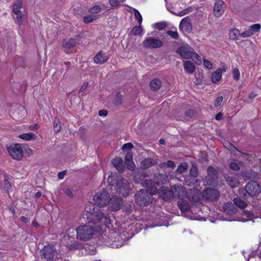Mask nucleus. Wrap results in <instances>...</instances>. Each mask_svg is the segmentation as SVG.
<instances>
[{"instance_id":"nucleus-1","label":"nucleus","mask_w":261,"mask_h":261,"mask_svg":"<svg viewBox=\"0 0 261 261\" xmlns=\"http://www.w3.org/2000/svg\"><path fill=\"white\" fill-rule=\"evenodd\" d=\"M85 217L89 223L98 224L103 223L107 224L111 223L109 216L95 207L92 212H87Z\"/></svg>"},{"instance_id":"nucleus-2","label":"nucleus","mask_w":261,"mask_h":261,"mask_svg":"<svg viewBox=\"0 0 261 261\" xmlns=\"http://www.w3.org/2000/svg\"><path fill=\"white\" fill-rule=\"evenodd\" d=\"M153 194L146 189L140 190L135 194L136 202L141 206H147L152 201Z\"/></svg>"},{"instance_id":"nucleus-3","label":"nucleus","mask_w":261,"mask_h":261,"mask_svg":"<svg viewBox=\"0 0 261 261\" xmlns=\"http://www.w3.org/2000/svg\"><path fill=\"white\" fill-rule=\"evenodd\" d=\"M76 231L77 238L86 241L92 238L94 234L95 229L93 226L83 225L76 228Z\"/></svg>"},{"instance_id":"nucleus-4","label":"nucleus","mask_w":261,"mask_h":261,"mask_svg":"<svg viewBox=\"0 0 261 261\" xmlns=\"http://www.w3.org/2000/svg\"><path fill=\"white\" fill-rule=\"evenodd\" d=\"M7 150L14 160H20L23 158V151L20 144L10 143L7 145Z\"/></svg>"},{"instance_id":"nucleus-5","label":"nucleus","mask_w":261,"mask_h":261,"mask_svg":"<svg viewBox=\"0 0 261 261\" xmlns=\"http://www.w3.org/2000/svg\"><path fill=\"white\" fill-rule=\"evenodd\" d=\"M110 195L108 192L103 191L96 193L93 197L94 205L101 207L107 205L109 202Z\"/></svg>"},{"instance_id":"nucleus-6","label":"nucleus","mask_w":261,"mask_h":261,"mask_svg":"<svg viewBox=\"0 0 261 261\" xmlns=\"http://www.w3.org/2000/svg\"><path fill=\"white\" fill-rule=\"evenodd\" d=\"M115 188L119 194L124 197L128 195L130 189L128 181L122 177H118L117 179Z\"/></svg>"},{"instance_id":"nucleus-7","label":"nucleus","mask_w":261,"mask_h":261,"mask_svg":"<svg viewBox=\"0 0 261 261\" xmlns=\"http://www.w3.org/2000/svg\"><path fill=\"white\" fill-rule=\"evenodd\" d=\"M142 44L144 47L150 49L160 48L163 45L161 40L151 37L146 38Z\"/></svg>"},{"instance_id":"nucleus-8","label":"nucleus","mask_w":261,"mask_h":261,"mask_svg":"<svg viewBox=\"0 0 261 261\" xmlns=\"http://www.w3.org/2000/svg\"><path fill=\"white\" fill-rule=\"evenodd\" d=\"M176 53L184 59H188L192 58L194 54L193 49L188 44H184L177 48Z\"/></svg>"},{"instance_id":"nucleus-9","label":"nucleus","mask_w":261,"mask_h":261,"mask_svg":"<svg viewBox=\"0 0 261 261\" xmlns=\"http://www.w3.org/2000/svg\"><path fill=\"white\" fill-rule=\"evenodd\" d=\"M246 192L251 196H257L261 192V187L256 181L248 182L245 187Z\"/></svg>"},{"instance_id":"nucleus-10","label":"nucleus","mask_w":261,"mask_h":261,"mask_svg":"<svg viewBox=\"0 0 261 261\" xmlns=\"http://www.w3.org/2000/svg\"><path fill=\"white\" fill-rule=\"evenodd\" d=\"M203 197L210 201H216L219 197V193L216 189L206 188L203 190Z\"/></svg>"},{"instance_id":"nucleus-11","label":"nucleus","mask_w":261,"mask_h":261,"mask_svg":"<svg viewBox=\"0 0 261 261\" xmlns=\"http://www.w3.org/2000/svg\"><path fill=\"white\" fill-rule=\"evenodd\" d=\"M42 252L43 257L48 259H53L57 255V250L53 245H48L44 246Z\"/></svg>"},{"instance_id":"nucleus-12","label":"nucleus","mask_w":261,"mask_h":261,"mask_svg":"<svg viewBox=\"0 0 261 261\" xmlns=\"http://www.w3.org/2000/svg\"><path fill=\"white\" fill-rule=\"evenodd\" d=\"M123 202L122 199L117 196H114L111 198L109 199V208L111 211H116L119 210Z\"/></svg>"},{"instance_id":"nucleus-13","label":"nucleus","mask_w":261,"mask_h":261,"mask_svg":"<svg viewBox=\"0 0 261 261\" xmlns=\"http://www.w3.org/2000/svg\"><path fill=\"white\" fill-rule=\"evenodd\" d=\"M207 176L206 177L208 182L212 184L216 182L218 177V173L213 166H209L207 170Z\"/></svg>"},{"instance_id":"nucleus-14","label":"nucleus","mask_w":261,"mask_h":261,"mask_svg":"<svg viewBox=\"0 0 261 261\" xmlns=\"http://www.w3.org/2000/svg\"><path fill=\"white\" fill-rule=\"evenodd\" d=\"M153 179L157 187L167 183L168 181V176L165 173H156L154 174Z\"/></svg>"},{"instance_id":"nucleus-15","label":"nucleus","mask_w":261,"mask_h":261,"mask_svg":"<svg viewBox=\"0 0 261 261\" xmlns=\"http://www.w3.org/2000/svg\"><path fill=\"white\" fill-rule=\"evenodd\" d=\"M160 195L165 200H171L173 198L172 188L170 189L168 187H162L160 188Z\"/></svg>"},{"instance_id":"nucleus-16","label":"nucleus","mask_w":261,"mask_h":261,"mask_svg":"<svg viewBox=\"0 0 261 261\" xmlns=\"http://www.w3.org/2000/svg\"><path fill=\"white\" fill-rule=\"evenodd\" d=\"M179 28L182 31H186L188 33L191 32L192 30V26L190 18L186 17L183 18L180 21Z\"/></svg>"},{"instance_id":"nucleus-17","label":"nucleus","mask_w":261,"mask_h":261,"mask_svg":"<svg viewBox=\"0 0 261 261\" xmlns=\"http://www.w3.org/2000/svg\"><path fill=\"white\" fill-rule=\"evenodd\" d=\"M224 213L229 216L236 214L238 211L237 207L231 202H227L223 206Z\"/></svg>"},{"instance_id":"nucleus-18","label":"nucleus","mask_w":261,"mask_h":261,"mask_svg":"<svg viewBox=\"0 0 261 261\" xmlns=\"http://www.w3.org/2000/svg\"><path fill=\"white\" fill-rule=\"evenodd\" d=\"M109 58V57L107 55V53L100 51L94 57V61L96 64H102L107 62Z\"/></svg>"},{"instance_id":"nucleus-19","label":"nucleus","mask_w":261,"mask_h":261,"mask_svg":"<svg viewBox=\"0 0 261 261\" xmlns=\"http://www.w3.org/2000/svg\"><path fill=\"white\" fill-rule=\"evenodd\" d=\"M172 191L173 193V198L177 197L180 199H182L185 194V188L181 185L172 186Z\"/></svg>"},{"instance_id":"nucleus-20","label":"nucleus","mask_w":261,"mask_h":261,"mask_svg":"<svg viewBox=\"0 0 261 261\" xmlns=\"http://www.w3.org/2000/svg\"><path fill=\"white\" fill-rule=\"evenodd\" d=\"M224 3L222 1L217 2L214 7V14L216 17H219L223 13L224 9L223 5Z\"/></svg>"},{"instance_id":"nucleus-21","label":"nucleus","mask_w":261,"mask_h":261,"mask_svg":"<svg viewBox=\"0 0 261 261\" xmlns=\"http://www.w3.org/2000/svg\"><path fill=\"white\" fill-rule=\"evenodd\" d=\"M143 187H146L151 190V193L155 194L157 191V187L154 182V180L146 178L142 185Z\"/></svg>"},{"instance_id":"nucleus-22","label":"nucleus","mask_w":261,"mask_h":261,"mask_svg":"<svg viewBox=\"0 0 261 261\" xmlns=\"http://www.w3.org/2000/svg\"><path fill=\"white\" fill-rule=\"evenodd\" d=\"M113 165L116 169L120 172H123L125 169V166L122 159L120 158H116L112 161Z\"/></svg>"},{"instance_id":"nucleus-23","label":"nucleus","mask_w":261,"mask_h":261,"mask_svg":"<svg viewBox=\"0 0 261 261\" xmlns=\"http://www.w3.org/2000/svg\"><path fill=\"white\" fill-rule=\"evenodd\" d=\"M184 68L187 73L192 74L194 72L196 67L193 63L188 60L184 62Z\"/></svg>"},{"instance_id":"nucleus-24","label":"nucleus","mask_w":261,"mask_h":261,"mask_svg":"<svg viewBox=\"0 0 261 261\" xmlns=\"http://www.w3.org/2000/svg\"><path fill=\"white\" fill-rule=\"evenodd\" d=\"M225 72L226 69L219 68L216 71H214L212 74V81L213 83H217L221 79L222 72Z\"/></svg>"},{"instance_id":"nucleus-25","label":"nucleus","mask_w":261,"mask_h":261,"mask_svg":"<svg viewBox=\"0 0 261 261\" xmlns=\"http://www.w3.org/2000/svg\"><path fill=\"white\" fill-rule=\"evenodd\" d=\"M156 164L157 162L156 160L150 158H147L143 160V161L141 162V166L144 169H148L149 167L156 165Z\"/></svg>"},{"instance_id":"nucleus-26","label":"nucleus","mask_w":261,"mask_h":261,"mask_svg":"<svg viewBox=\"0 0 261 261\" xmlns=\"http://www.w3.org/2000/svg\"><path fill=\"white\" fill-rule=\"evenodd\" d=\"M177 205L178 208L180 209L181 212H186L190 210V206L188 202L186 200H184L182 199H180L177 202Z\"/></svg>"},{"instance_id":"nucleus-27","label":"nucleus","mask_w":261,"mask_h":261,"mask_svg":"<svg viewBox=\"0 0 261 261\" xmlns=\"http://www.w3.org/2000/svg\"><path fill=\"white\" fill-rule=\"evenodd\" d=\"M0 187L1 190L7 193L12 189L11 185L9 181L7 176H5L4 180L0 184Z\"/></svg>"},{"instance_id":"nucleus-28","label":"nucleus","mask_w":261,"mask_h":261,"mask_svg":"<svg viewBox=\"0 0 261 261\" xmlns=\"http://www.w3.org/2000/svg\"><path fill=\"white\" fill-rule=\"evenodd\" d=\"M147 177L148 175L146 173L141 172L138 173L135 175L134 177V181L136 183L142 185Z\"/></svg>"},{"instance_id":"nucleus-29","label":"nucleus","mask_w":261,"mask_h":261,"mask_svg":"<svg viewBox=\"0 0 261 261\" xmlns=\"http://www.w3.org/2000/svg\"><path fill=\"white\" fill-rule=\"evenodd\" d=\"M65 245L70 250H76L82 247V244L79 241L75 240L71 241L69 243L67 242Z\"/></svg>"},{"instance_id":"nucleus-30","label":"nucleus","mask_w":261,"mask_h":261,"mask_svg":"<svg viewBox=\"0 0 261 261\" xmlns=\"http://www.w3.org/2000/svg\"><path fill=\"white\" fill-rule=\"evenodd\" d=\"M149 86L152 91H155L160 89L162 86V83L160 79H154L151 81Z\"/></svg>"},{"instance_id":"nucleus-31","label":"nucleus","mask_w":261,"mask_h":261,"mask_svg":"<svg viewBox=\"0 0 261 261\" xmlns=\"http://www.w3.org/2000/svg\"><path fill=\"white\" fill-rule=\"evenodd\" d=\"M22 6V0H16L13 5L12 12L15 14H19L20 13L22 12V11H20Z\"/></svg>"},{"instance_id":"nucleus-32","label":"nucleus","mask_w":261,"mask_h":261,"mask_svg":"<svg viewBox=\"0 0 261 261\" xmlns=\"http://www.w3.org/2000/svg\"><path fill=\"white\" fill-rule=\"evenodd\" d=\"M132 159H133V156H132V153L130 152H127L125 154V164L127 166L130 165V167H128V168L132 170H134V167H135L134 164L132 161Z\"/></svg>"},{"instance_id":"nucleus-33","label":"nucleus","mask_w":261,"mask_h":261,"mask_svg":"<svg viewBox=\"0 0 261 261\" xmlns=\"http://www.w3.org/2000/svg\"><path fill=\"white\" fill-rule=\"evenodd\" d=\"M227 184L231 188H236L239 186L240 182L236 177L228 176L226 178Z\"/></svg>"},{"instance_id":"nucleus-34","label":"nucleus","mask_w":261,"mask_h":261,"mask_svg":"<svg viewBox=\"0 0 261 261\" xmlns=\"http://www.w3.org/2000/svg\"><path fill=\"white\" fill-rule=\"evenodd\" d=\"M242 216H245L247 218H248V219H244V218H242V221L243 222H246L248 220H250L251 218H257V217L255 216L254 214L251 211H247V210H244L242 211Z\"/></svg>"},{"instance_id":"nucleus-35","label":"nucleus","mask_w":261,"mask_h":261,"mask_svg":"<svg viewBox=\"0 0 261 261\" xmlns=\"http://www.w3.org/2000/svg\"><path fill=\"white\" fill-rule=\"evenodd\" d=\"M75 40L71 38L68 40H65L63 42V46L66 48H70L73 47L75 44Z\"/></svg>"},{"instance_id":"nucleus-36","label":"nucleus","mask_w":261,"mask_h":261,"mask_svg":"<svg viewBox=\"0 0 261 261\" xmlns=\"http://www.w3.org/2000/svg\"><path fill=\"white\" fill-rule=\"evenodd\" d=\"M233 204L236 206H238L241 208H245L247 206V204L246 202L239 198H234L233 200Z\"/></svg>"},{"instance_id":"nucleus-37","label":"nucleus","mask_w":261,"mask_h":261,"mask_svg":"<svg viewBox=\"0 0 261 261\" xmlns=\"http://www.w3.org/2000/svg\"><path fill=\"white\" fill-rule=\"evenodd\" d=\"M19 137L23 140L30 141L31 140H35L36 135L33 133H24L20 135Z\"/></svg>"},{"instance_id":"nucleus-38","label":"nucleus","mask_w":261,"mask_h":261,"mask_svg":"<svg viewBox=\"0 0 261 261\" xmlns=\"http://www.w3.org/2000/svg\"><path fill=\"white\" fill-rule=\"evenodd\" d=\"M188 165L186 162L181 163L177 168L175 172L178 173H182L188 169Z\"/></svg>"},{"instance_id":"nucleus-39","label":"nucleus","mask_w":261,"mask_h":261,"mask_svg":"<svg viewBox=\"0 0 261 261\" xmlns=\"http://www.w3.org/2000/svg\"><path fill=\"white\" fill-rule=\"evenodd\" d=\"M16 15V17L13 16L14 19H15V22L19 25H21L22 24L23 20V12L20 13L19 14H15Z\"/></svg>"},{"instance_id":"nucleus-40","label":"nucleus","mask_w":261,"mask_h":261,"mask_svg":"<svg viewBox=\"0 0 261 261\" xmlns=\"http://www.w3.org/2000/svg\"><path fill=\"white\" fill-rule=\"evenodd\" d=\"M54 131L55 133H59L61 129V124L59 119H55L53 123Z\"/></svg>"},{"instance_id":"nucleus-41","label":"nucleus","mask_w":261,"mask_h":261,"mask_svg":"<svg viewBox=\"0 0 261 261\" xmlns=\"http://www.w3.org/2000/svg\"><path fill=\"white\" fill-rule=\"evenodd\" d=\"M229 37L232 40L238 39L239 36H240V33L239 30L233 29L229 33Z\"/></svg>"},{"instance_id":"nucleus-42","label":"nucleus","mask_w":261,"mask_h":261,"mask_svg":"<svg viewBox=\"0 0 261 261\" xmlns=\"http://www.w3.org/2000/svg\"><path fill=\"white\" fill-rule=\"evenodd\" d=\"M97 19L95 15H86L83 17V21L85 23H89Z\"/></svg>"},{"instance_id":"nucleus-43","label":"nucleus","mask_w":261,"mask_h":261,"mask_svg":"<svg viewBox=\"0 0 261 261\" xmlns=\"http://www.w3.org/2000/svg\"><path fill=\"white\" fill-rule=\"evenodd\" d=\"M198 170L196 164L192 163L190 172V175L194 177H197L198 176Z\"/></svg>"},{"instance_id":"nucleus-44","label":"nucleus","mask_w":261,"mask_h":261,"mask_svg":"<svg viewBox=\"0 0 261 261\" xmlns=\"http://www.w3.org/2000/svg\"><path fill=\"white\" fill-rule=\"evenodd\" d=\"M139 24V26H135L133 28L130 32V34L133 35H138L140 34L143 30L142 28Z\"/></svg>"},{"instance_id":"nucleus-45","label":"nucleus","mask_w":261,"mask_h":261,"mask_svg":"<svg viewBox=\"0 0 261 261\" xmlns=\"http://www.w3.org/2000/svg\"><path fill=\"white\" fill-rule=\"evenodd\" d=\"M122 102V95L120 93H117L116 95V97L114 100V104L115 106H118L121 105Z\"/></svg>"},{"instance_id":"nucleus-46","label":"nucleus","mask_w":261,"mask_h":261,"mask_svg":"<svg viewBox=\"0 0 261 261\" xmlns=\"http://www.w3.org/2000/svg\"><path fill=\"white\" fill-rule=\"evenodd\" d=\"M101 11V7L98 5H95L92 8H91L88 10V12L92 14H97Z\"/></svg>"},{"instance_id":"nucleus-47","label":"nucleus","mask_w":261,"mask_h":261,"mask_svg":"<svg viewBox=\"0 0 261 261\" xmlns=\"http://www.w3.org/2000/svg\"><path fill=\"white\" fill-rule=\"evenodd\" d=\"M167 26L166 23L164 22H158L154 24V28L159 30H162Z\"/></svg>"},{"instance_id":"nucleus-48","label":"nucleus","mask_w":261,"mask_h":261,"mask_svg":"<svg viewBox=\"0 0 261 261\" xmlns=\"http://www.w3.org/2000/svg\"><path fill=\"white\" fill-rule=\"evenodd\" d=\"M167 34L171 38L175 39H177L179 37V35L177 31H168L167 32Z\"/></svg>"},{"instance_id":"nucleus-49","label":"nucleus","mask_w":261,"mask_h":261,"mask_svg":"<svg viewBox=\"0 0 261 261\" xmlns=\"http://www.w3.org/2000/svg\"><path fill=\"white\" fill-rule=\"evenodd\" d=\"M232 75H233V78L236 81H238L239 80L240 73V71L238 68H236L233 69Z\"/></svg>"},{"instance_id":"nucleus-50","label":"nucleus","mask_w":261,"mask_h":261,"mask_svg":"<svg viewBox=\"0 0 261 261\" xmlns=\"http://www.w3.org/2000/svg\"><path fill=\"white\" fill-rule=\"evenodd\" d=\"M250 31L253 32V34L255 32L259 31L260 29V25L258 23L254 24L250 27Z\"/></svg>"},{"instance_id":"nucleus-51","label":"nucleus","mask_w":261,"mask_h":261,"mask_svg":"<svg viewBox=\"0 0 261 261\" xmlns=\"http://www.w3.org/2000/svg\"><path fill=\"white\" fill-rule=\"evenodd\" d=\"M134 14L135 16V18L138 20V23L140 25H141L142 21V18L141 16V15L139 13V12L137 10L135 9L134 11Z\"/></svg>"},{"instance_id":"nucleus-52","label":"nucleus","mask_w":261,"mask_h":261,"mask_svg":"<svg viewBox=\"0 0 261 261\" xmlns=\"http://www.w3.org/2000/svg\"><path fill=\"white\" fill-rule=\"evenodd\" d=\"M253 32L250 30H246L243 32L242 33H240V36L243 38H247L253 35Z\"/></svg>"},{"instance_id":"nucleus-53","label":"nucleus","mask_w":261,"mask_h":261,"mask_svg":"<svg viewBox=\"0 0 261 261\" xmlns=\"http://www.w3.org/2000/svg\"><path fill=\"white\" fill-rule=\"evenodd\" d=\"M133 148V145L131 143H127L124 144L122 147V150L124 151L126 150H129Z\"/></svg>"},{"instance_id":"nucleus-54","label":"nucleus","mask_w":261,"mask_h":261,"mask_svg":"<svg viewBox=\"0 0 261 261\" xmlns=\"http://www.w3.org/2000/svg\"><path fill=\"white\" fill-rule=\"evenodd\" d=\"M230 168L234 171H238L240 169V166L236 163H231L229 165Z\"/></svg>"},{"instance_id":"nucleus-55","label":"nucleus","mask_w":261,"mask_h":261,"mask_svg":"<svg viewBox=\"0 0 261 261\" xmlns=\"http://www.w3.org/2000/svg\"><path fill=\"white\" fill-rule=\"evenodd\" d=\"M185 116L189 118H192L195 115V111L193 110L189 109L185 112Z\"/></svg>"},{"instance_id":"nucleus-56","label":"nucleus","mask_w":261,"mask_h":261,"mask_svg":"<svg viewBox=\"0 0 261 261\" xmlns=\"http://www.w3.org/2000/svg\"><path fill=\"white\" fill-rule=\"evenodd\" d=\"M223 98L222 96L218 97L216 98L215 102V104H214L215 107H217L221 105V103L223 100Z\"/></svg>"},{"instance_id":"nucleus-57","label":"nucleus","mask_w":261,"mask_h":261,"mask_svg":"<svg viewBox=\"0 0 261 261\" xmlns=\"http://www.w3.org/2000/svg\"><path fill=\"white\" fill-rule=\"evenodd\" d=\"M203 64L204 66L207 69H211L212 68V64L210 61L207 60H203Z\"/></svg>"},{"instance_id":"nucleus-58","label":"nucleus","mask_w":261,"mask_h":261,"mask_svg":"<svg viewBox=\"0 0 261 261\" xmlns=\"http://www.w3.org/2000/svg\"><path fill=\"white\" fill-rule=\"evenodd\" d=\"M109 3L112 7H116L120 5V2L118 0H109Z\"/></svg>"},{"instance_id":"nucleus-59","label":"nucleus","mask_w":261,"mask_h":261,"mask_svg":"<svg viewBox=\"0 0 261 261\" xmlns=\"http://www.w3.org/2000/svg\"><path fill=\"white\" fill-rule=\"evenodd\" d=\"M166 165H167V167H168V168H174L175 167V163L173 161H170V160H169L167 162Z\"/></svg>"},{"instance_id":"nucleus-60","label":"nucleus","mask_w":261,"mask_h":261,"mask_svg":"<svg viewBox=\"0 0 261 261\" xmlns=\"http://www.w3.org/2000/svg\"><path fill=\"white\" fill-rule=\"evenodd\" d=\"M99 116H106L108 115V111L106 110H101L98 112Z\"/></svg>"},{"instance_id":"nucleus-61","label":"nucleus","mask_w":261,"mask_h":261,"mask_svg":"<svg viewBox=\"0 0 261 261\" xmlns=\"http://www.w3.org/2000/svg\"><path fill=\"white\" fill-rule=\"evenodd\" d=\"M88 83L87 82L83 83V84H82V85L81 86V87L80 88V92H83L84 90H85L87 88V87H88Z\"/></svg>"},{"instance_id":"nucleus-62","label":"nucleus","mask_w":261,"mask_h":261,"mask_svg":"<svg viewBox=\"0 0 261 261\" xmlns=\"http://www.w3.org/2000/svg\"><path fill=\"white\" fill-rule=\"evenodd\" d=\"M222 118H223V114L221 112L218 113L215 116V119L217 120L220 121V120H222Z\"/></svg>"},{"instance_id":"nucleus-63","label":"nucleus","mask_w":261,"mask_h":261,"mask_svg":"<svg viewBox=\"0 0 261 261\" xmlns=\"http://www.w3.org/2000/svg\"><path fill=\"white\" fill-rule=\"evenodd\" d=\"M66 171H61L58 173V178L60 179H63L65 176Z\"/></svg>"},{"instance_id":"nucleus-64","label":"nucleus","mask_w":261,"mask_h":261,"mask_svg":"<svg viewBox=\"0 0 261 261\" xmlns=\"http://www.w3.org/2000/svg\"><path fill=\"white\" fill-rule=\"evenodd\" d=\"M194 54L195 55H193L192 59H196L198 61L201 62V58L194 51Z\"/></svg>"}]
</instances>
